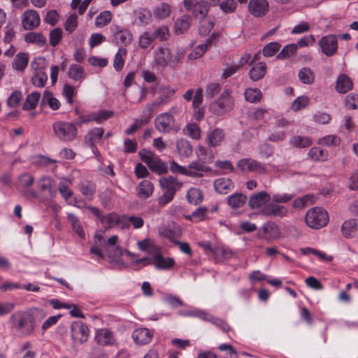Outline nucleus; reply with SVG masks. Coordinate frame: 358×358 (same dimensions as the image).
I'll return each instance as SVG.
<instances>
[{"mask_svg": "<svg viewBox=\"0 0 358 358\" xmlns=\"http://www.w3.org/2000/svg\"><path fill=\"white\" fill-rule=\"evenodd\" d=\"M110 31L116 43L127 45L131 43L132 35L127 29L122 28L117 24H113L110 27Z\"/></svg>", "mask_w": 358, "mask_h": 358, "instance_id": "14", "label": "nucleus"}, {"mask_svg": "<svg viewBox=\"0 0 358 358\" xmlns=\"http://www.w3.org/2000/svg\"><path fill=\"white\" fill-rule=\"evenodd\" d=\"M69 181L66 179H63L58 186V191L62 196V197L68 201L73 195V192L69 187Z\"/></svg>", "mask_w": 358, "mask_h": 358, "instance_id": "56", "label": "nucleus"}, {"mask_svg": "<svg viewBox=\"0 0 358 358\" xmlns=\"http://www.w3.org/2000/svg\"><path fill=\"white\" fill-rule=\"evenodd\" d=\"M306 224L312 229H320L328 223L329 216L327 212L318 207L309 210L305 217Z\"/></svg>", "mask_w": 358, "mask_h": 358, "instance_id": "5", "label": "nucleus"}, {"mask_svg": "<svg viewBox=\"0 0 358 358\" xmlns=\"http://www.w3.org/2000/svg\"><path fill=\"white\" fill-rule=\"evenodd\" d=\"M220 8L224 13H231L235 12L238 3L235 0H223L220 3Z\"/></svg>", "mask_w": 358, "mask_h": 358, "instance_id": "62", "label": "nucleus"}, {"mask_svg": "<svg viewBox=\"0 0 358 358\" xmlns=\"http://www.w3.org/2000/svg\"><path fill=\"white\" fill-rule=\"evenodd\" d=\"M41 97V94L34 92L29 94L22 106V109L29 110L36 108Z\"/></svg>", "mask_w": 358, "mask_h": 358, "instance_id": "43", "label": "nucleus"}, {"mask_svg": "<svg viewBox=\"0 0 358 358\" xmlns=\"http://www.w3.org/2000/svg\"><path fill=\"white\" fill-rule=\"evenodd\" d=\"M215 190L221 194H227L231 191L234 187V182L229 178H220L214 181L213 183Z\"/></svg>", "mask_w": 358, "mask_h": 358, "instance_id": "24", "label": "nucleus"}, {"mask_svg": "<svg viewBox=\"0 0 358 358\" xmlns=\"http://www.w3.org/2000/svg\"><path fill=\"white\" fill-rule=\"evenodd\" d=\"M88 326L81 322H73L71 325V336L75 344H83L86 343L90 336Z\"/></svg>", "mask_w": 358, "mask_h": 358, "instance_id": "7", "label": "nucleus"}, {"mask_svg": "<svg viewBox=\"0 0 358 358\" xmlns=\"http://www.w3.org/2000/svg\"><path fill=\"white\" fill-rule=\"evenodd\" d=\"M53 180L47 176H41L37 181V185L40 190L48 192L50 197H53L56 194V190L53 184Z\"/></svg>", "mask_w": 358, "mask_h": 358, "instance_id": "25", "label": "nucleus"}, {"mask_svg": "<svg viewBox=\"0 0 358 358\" xmlns=\"http://www.w3.org/2000/svg\"><path fill=\"white\" fill-rule=\"evenodd\" d=\"M100 222L103 227L110 229L117 226L120 222V217L115 213H110L103 215Z\"/></svg>", "mask_w": 358, "mask_h": 358, "instance_id": "33", "label": "nucleus"}, {"mask_svg": "<svg viewBox=\"0 0 358 358\" xmlns=\"http://www.w3.org/2000/svg\"><path fill=\"white\" fill-rule=\"evenodd\" d=\"M192 10L194 15H199L201 18H204L208 13L209 5L207 1L201 0L197 2Z\"/></svg>", "mask_w": 358, "mask_h": 358, "instance_id": "50", "label": "nucleus"}, {"mask_svg": "<svg viewBox=\"0 0 358 358\" xmlns=\"http://www.w3.org/2000/svg\"><path fill=\"white\" fill-rule=\"evenodd\" d=\"M138 155L141 161L145 163L152 172L162 175L168 171L167 164L153 152L143 149L139 151Z\"/></svg>", "mask_w": 358, "mask_h": 358, "instance_id": "3", "label": "nucleus"}, {"mask_svg": "<svg viewBox=\"0 0 358 358\" xmlns=\"http://www.w3.org/2000/svg\"><path fill=\"white\" fill-rule=\"evenodd\" d=\"M262 213L270 217H283L287 214V208L276 203H270L264 206L261 210Z\"/></svg>", "mask_w": 358, "mask_h": 358, "instance_id": "19", "label": "nucleus"}, {"mask_svg": "<svg viewBox=\"0 0 358 358\" xmlns=\"http://www.w3.org/2000/svg\"><path fill=\"white\" fill-rule=\"evenodd\" d=\"M13 327L20 331L24 336L29 335L35 328L33 317L28 313L19 312L12 315Z\"/></svg>", "mask_w": 358, "mask_h": 358, "instance_id": "4", "label": "nucleus"}, {"mask_svg": "<svg viewBox=\"0 0 358 358\" xmlns=\"http://www.w3.org/2000/svg\"><path fill=\"white\" fill-rule=\"evenodd\" d=\"M155 40L152 33L149 31H145L139 37L138 45L141 48L146 49Z\"/></svg>", "mask_w": 358, "mask_h": 358, "instance_id": "61", "label": "nucleus"}, {"mask_svg": "<svg viewBox=\"0 0 358 358\" xmlns=\"http://www.w3.org/2000/svg\"><path fill=\"white\" fill-rule=\"evenodd\" d=\"M190 17L187 15H184L178 18L175 22L174 27L177 34H180L187 31L189 27Z\"/></svg>", "mask_w": 358, "mask_h": 358, "instance_id": "48", "label": "nucleus"}, {"mask_svg": "<svg viewBox=\"0 0 358 358\" xmlns=\"http://www.w3.org/2000/svg\"><path fill=\"white\" fill-rule=\"evenodd\" d=\"M175 119L170 113H162L155 119V127L161 133H169L174 127Z\"/></svg>", "mask_w": 358, "mask_h": 358, "instance_id": "10", "label": "nucleus"}, {"mask_svg": "<svg viewBox=\"0 0 358 358\" xmlns=\"http://www.w3.org/2000/svg\"><path fill=\"white\" fill-rule=\"evenodd\" d=\"M48 80L47 75L43 69H35L34 76L31 78V83L36 87H43Z\"/></svg>", "mask_w": 358, "mask_h": 358, "instance_id": "51", "label": "nucleus"}, {"mask_svg": "<svg viewBox=\"0 0 358 358\" xmlns=\"http://www.w3.org/2000/svg\"><path fill=\"white\" fill-rule=\"evenodd\" d=\"M177 152L181 159L189 158L193 152L190 142L185 138L178 139L176 143Z\"/></svg>", "mask_w": 358, "mask_h": 358, "instance_id": "23", "label": "nucleus"}, {"mask_svg": "<svg viewBox=\"0 0 358 358\" xmlns=\"http://www.w3.org/2000/svg\"><path fill=\"white\" fill-rule=\"evenodd\" d=\"M41 104L45 105L47 104L49 107L53 110H56L60 107V102L58 99L54 97L53 94L48 92L45 91L41 99Z\"/></svg>", "mask_w": 358, "mask_h": 358, "instance_id": "42", "label": "nucleus"}, {"mask_svg": "<svg viewBox=\"0 0 358 358\" xmlns=\"http://www.w3.org/2000/svg\"><path fill=\"white\" fill-rule=\"evenodd\" d=\"M244 96L246 101L250 103H257L262 98V92L257 88H248L245 90Z\"/></svg>", "mask_w": 358, "mask_h": 358, "instance_id": "53", "label": "nucleus"}, {"mask_svg": "<svg viewBox=\"0 0 358 358\" xmlns=\"http://www.w3.org/2000/svg\"><path fill=\"white\" fill-rule=\"evenodd\" d=\"M103 135V129L101 128H94L87 132L85 137V143L88 146H93L99 143Z\"/></svg>", "mask_w": 358, "mask_h": 358, "instance_id": "28", "label": "nucleus"}, {"mask_svg": "<svg viewBox=\"0 0 358 358\" xmlns=\"http://www.w3.org/2000/svg\"><path fill=\"white\" fill-rule=\"evenodd\" d=\"M271 196L265 191L252 194L249 199L248 204L252 209L263 208L271 200Z\"/></svg>", "mask_w": 358, "mask_h": 358, "instance_id": "17", "label": "nucleus"}, {"mask_svg": "<svg viewBox=\"0 0 358 358\" xmlns=\"http://www.w3.org/2000/svg\"><path fill=\"white\" fill-rule=\"evenodd\" d=\"M111 13L105 10L101 12L95 19V24L97 27H103L107 25L111 20Z\"/></svg>", "mask_w": 358, "mask_h": 358, "instance_id": "60", "label": "nucleus"}, {"mask_svg": "<svg viewBox=\"0 0 358 358\" xmlns=\"http://www.w3.org/2000/svg\"><path fill=\"white\" fill-rule=\"evenodd\" d=\"M297 50V45L295 43L286 45L277 55L276 58L280 60L286 59L292 55H294Z\"/></svg>", "mask_w": 358, "mask_h": 358, "instance_id": "49", "label": "nucleus"}, {"mask_svg": "<svg viewBox=\"0 0 358 358\" xmlns=\"http://www.w3.org/2000/svg\"><path fill=\"white\" fill-rule=\"evenodd\" d=\"M281 45L278 42H271L264 45L262 49V54L266 57L274 56L280 50Z\"/></svg>", "mask_w": 358, "mask_h": 358, "instance_id": "54", "label": "nucleus"}, {"mask_svg": "<svg viewBox=\"0 0 358 358\" xmlns=\"http://www.w3.org/2000/svg\"><path fill=\"white\" fill-rule=\"evenodd\" d=\"M268 3L266 0H250L248 3V10L255 17H262L268 10Z\"/></svg>", "mask_w": 358, "mask_h": 358, "instance_id": "16", "label": "nucleus"}, {"mask_svg": "<svg viewBox=\"0 0 358 358\" xmlns=\"http://www.w3.org/2000/svg\"><path fill=\"white\" fill-rule=\"evenodd\" d=\"M299 80L305 85H311L315 81V74L313 71L308 67H303L298 73Z\"/></svg>", "mask_w": 358, "mask_h": 358, "instance_id": "39", "label": "nucleus"}, {"mask_svg": "<svg viewBox=\"0 0 358 358\" xmlns=\"http://www.w3.org/2000/svg\"><path fill=\"white\" fill-rule=\"evenodd\" d=\"M154 40L157 39L159 41H164L169 38V30L166 26L158 27L152 33Z\"/></svg>", "mask_w": 358, "mask_h": 358, "instance_id": "63", "label": "nucleus"}, {"mask_svg": "<svg viewBox=\"0 0 358 358\" xmlns=\"http://www.w3.org/2000/svg\"><path fill=\"white\" fill-rule=\"evenodd\" d=\"M290 143L296 148H304L311 145L312 141L306 136H294L290 139Z\"/></svg>", "mask_w": 358, "mask_h": 358, "instance_id": "52", "label": "nucleus"}, {"mask_svg": "<svg viewBox=\"0 0 358 358\" xmlns=\"http://www.w3.org/2000/svg\"><path fill=\"white\" fill-rule=\"evenodd\" d=\"M159 183L164 192L175 194L180 188L182 184L173 176L163 177L159 180Z\"/></svg>", "mask_w": 358, "mask_h": 358, "instance_id": "22", "label": "nucleus"}, {"mask_svg": "<svg viewBox=\"0 0 358 358\" xmlns=\"http://www.w3.org/2000/svg\"><path fill=\"white\" fill-rule=\"evenodd\" d=\"M67 219L71 223L73 231L81 238H85V234L80 220L71 213H67Z\"/></svg>", "mask_w": 358, "mask_h": 358, "instance_id": "35", "label": "nucleus"}, {"mask_svg": "<svg viewBox=\"0 0 358 358\" xmlns=\"http://www.w3.org/2000/svg\"><path fill=\"white\" fill-rule=\"evenodd\" d=\"M24 40L29 43H34L39 47H43L46 43V38L41 33L28 32L24 35Z\"/></svg>", "mask_w": 358, "mask_h": 358, "instance_id": "36", "label": "nucleus"}, {"mask_svg": "<svg viewBox=\"0 0 358 358\" xmlns=\"http://www.w3.org/2000/svg\"><path fill=\"white\" fill-rule=\"evenodd\" d=\"M62 29L57 27L50 31L49 34L50 44L52 47L57 46L62 38Z\"/></svg>", "mask_w": 358, "mask_h": 358, "instance_id": "57", "label": "nucleus"}, {"mask_svg": "<svg viewBox=\"0 0 358 358\" xmlns=\"http://www.w3.org/2000/svg\"><path fill=\"white\" fill-rule=\"evenodd\" d=\"M137 245L141 251H145L148 254L152 255L153 260L156 256L161 255L160 247L157 245L151 239L147 238L139 241L137 243Z\"/></svg>", "mask_w": 358, "mask_h": 358, "instance_id": "20", "label": "nucleus"}, {"mask_svg": "<svg viewBox=\"0 0 358 358\" xmlns=\"http://www.w3.org/2000/svg\"><path fill=\"white\" fill-rule=\"evenodd\" d=\"M69 76L76 81H81L85 77L83 66L78 64H72L69 70Z\"/></svg>", "mask_w": 358, "mask_h": 358, "instance_id": "47", "label": "nucleus"}, {"mask_svg": "<svg viewBox=\"0 0 358 358\" xmlns=\"http://www.w3.org/2000/svg\"><path fill=\"white\" fill-rule=\"evenodd\" d=\"M41 22L38 13L34 10H27L23 13L22 24L25 30H32L38 27Z\"/></svg>", "mask_w": 358, "mask_h": 358, "instance_id": "13", "label": "nucleus"}, {"mask_svg": "<svg viewBox=\"0 0 358 358\" xmlns=\"http://www.w3.org/2000/svg\"><path fill=\"white\" fill-rule=\"evenodd\" d=\"M94 339L101 346H113L116 343L114 333L106 328L97 329L95 332Z\"/></svg>", "mask_w": 358, "mask_h": 358, "instance_id": "12", "label": "nucleus"}, {"mask_svg": "<svg viewBox=\"0 0 358 358\" xmlns=\"http://www.w3.org/2000/svg\"><path fill=\"white\" fill-rule=\"evenodd\" d=\"M357 224L355 220H349L344 222L341 231L343 235L347 238H352L357 231Z\"/></svg>", "mask_w": 358, "mask_h": 358, "instance_id": "38", "label": "nucleus"}, {"mask_svg": "<svg viewBox=\"0 0 358 358\" xmlns=\"http://www.w3.org/2000/svg\"><path fill=\"white\" fill-rule=\"evenodd\" d=\"M246 196L242 193H235L227 199L228 205L233 208L242 207L246 202Z\"/></svg>", "mask_w": 358, "mask_h": 358, "instance_id": "40", "label": "nucleus"}, {"mask_svg": "<svg viewBox=\"0 0 358 358\" xmlns=\"http://www.w3.org/2000/svg\"><path fill=\"white\" fill-rule=\"evenodd\" d=\"M171 6L166 3H162L154 8L152 13L155 18L162 20L168 17L171 14Z\"/></svg>", "mask_w": 358, "mask_h": 358, "instance_id": "37", "label": "nucleus"}, {"mask_svg": "<svg viewBox=\"0 0 358 358\" xmlns=\"http://www.w3.org/2000/svg\"><path fill=\"white\" fill-rule=\"evenodd\" d=\"M150 116H148L146 113H143V117L141 119H136L134 122L125 130V133L127 135H131L137 130H138L143 125L146 124L150 120Z\"/></svg>", "mask_w": 358, "mask_h": 358, "instance_id": "44", "label": "nucleus"}, {"mask_svg": "<svg viewBox=\"0 0 358 358\" xmlns=\"http://www.w3.org/2000/svg\"><path fill=\"white\" fill-rule=\"evenodd\" d=\"M266 65L264 62H259L255 65L249 72L250 78L253 81L261 80L265 76Z\"/></svg>", "mask_w": 358, "mask_h": 358, "instance_id": "30", "label": "nucleus"}, {"mask_svg": "<svg viewBox=\"0 0 358 358\" xmlns=\"http://www.w3.org/2000/svg\"><path fill=\"white\" fill-rule=\"evenodd\" d=\"M152 338V334L147 328H138L132 333V338L136 344L146 345Z\"/></svg>", "mask_w": 358, "mask_h": 358, "instance_id": "21", "label": "nucleus"}, {"mask_svg": "<svg viewBox=\"0 0 358 358\" xmlns=\"http://www.w3.org/2000/svg\"><path fill=\"white\" fill-rule=\"evenodd\" d=\"M308 155L313 161L324 162L328 158V152L318 147L312 148L309 150Z\"/></svg>", "mask_w": 358, "mask_h": 358, "instance_id": "45", "label": "nucleus"}, {"mask_svg": "<svg viewBox=\"0 0 358 358\" xmlns=\"http://www.w3.org/2000/svg\"><path fill=\"white\" fill-rule=\"evenodd\" d=\"M236 166L242 172H255L258 174H266V166L252 158H243L237 162Z\"/></svg>", "mask_w": 358, "mask_h": 358, "instance_id": "8", "label": "nucleus"}, {"mask_svg": "<svg viewBox=\"0 0 358 358\" xmlns=\"http://www.w3.org/2000/svg\"><path fill=\"white\" fill-rule=\"evenodd\" d=\"M213 38H215V34H212L210 38L206 40L204 43L197 45L194 50L188 55L189 60H194L201 58L208 50V47L211 44Z\"/></svg>", "mask_w": 358, "mask_h": 358, "instance_id": "26", "label": "nucleus"}, {"mask_svg": "<svg viewBox=\"0 0 358 358\" xmlns=\"http://www.w3.org/2000/svg\"><path fill=\"white\" fill-rule=\"evenodd\" d=\"M225 134L223 129L215 128L207 133L206 142L210 147L219 146L224 141Z\"/></svg>", "mask_w": 358, "mask_h": 358, "instance_id": "18", "label": "nucleus"}, {"mask_svg": "<svg viewBox=\"0 0 358 358\" xmlns=\"http://www.w3.org/2000/svg\"><path fill=\"white\" fill-rule=\"evenodd\" d=\"M153 264L157 269L167 270L173 267L175 260L172 257H164L162 254L155 257Z\"/></svg>", "mask_w": 358, "mask_h": 358, "instance_id": "34", "label": "nucleus"}, {"mask_svg": "<svg viewBox=\"0 0 358 358\" xmlns=\"http://www.w3.org/2000/svg\"><path fill=\"white\" fill-rule=\"evenodd\" d=\"M185 53L183 47L177 46L172 48L159 47L155 53V63L162 68L178 64Z\"/></svg>", "mask_w": 358, "mask_h": 358, "instance_id": "1", "label": "nucleus"}, {"mask_svg": "<svg viewBox=\"0 0 358 358\" xmlns=\"http://www.w3.org/2000/svg\"><path fill=\"white\" fill-rule=\"evenodd\" d=\"M28 62V55L24 52H19L15 55L12 63V66L14 69L17 71H23L24 69L27 66Z\"/></svg>", "mask_w": 358, "mask_h": 358, "instance_id": "32", "label": "nucleus"}, {"mask_svg": "<svg viewBox=\"0 0 358 358\" xmlns=\"http://www.w3.org/2000/svg\"><path fill=\"white\" fill-rule=\"evenodd\" d=\"M118 236L114 235L104 242L103 246L106 248L108 252L113 250V255H112L113 257H119L122 255V250L121 248L116 246Z\"/></svg>", "mask_w": 358, "mask_h": 358, "instance_id": "31", "label": "nucleus"}, {"mask_svg": "<svg viewBox=\"0 0 358 358\" xmlns=\"http://www.w3.org/2000/svg\"><path fill=\"white\" fill-rule=\"evenodd\" d=\"M152 183L147 180L141 181L136 187L137 195L141 199L148 198L153 192Z\"/></svg>", "mask_w": 358, "mask_h": 358, "instance_id": "27", "label": "nucleus"}, {"mask_svg": "<svg viewBox=\"0 0 358 358\" xmlns=\"http://www.w3.org/2000/svg\"><path fill=\"white\" fill-rule=\"evenodd\" d=\"M234 107V100L230 96L228 90L222 92L220 98L213 102L210 105V110L218 115H223L230 111Z\"/></svg>", "mask_w": 358, "mask_h": 358, "instance_id": "6", "label": "nucleus"}, {"mask_svg": "<svg viewBox=\"0 0 358 358\" xmlns=\"http://www.w3.org/2000/svg\"><path fill=\"white\" fill-rule=\"evenodd\" d=\"M352 87L351 79L345 74L340 75L336 81V90L339 93H346Z\"/></svg>", "mask_w": 358, "mask_h": 358, "instance_id": "29", "label": "nucleus"}, {"mask_svg": "<svg viewBox=\"0 0 358 358\" xmlns=\"http://www.w3.org/2000/svg\"><path fill=\"white\" fill-rule=\"evenodd\" d=\"M322 52L327 57L333 56L338 50V41L335 35L323 36L319 41Z\"/></svg>", "mask_w": 358, "mask_h": 358, "instance_id": "11", "label": "nucleus"}, {"mask_svg": "<svg viewBox=\"0 0 358 358\" xmlns=\"http://www.w3.org/2000/svg\"><path fill=\"white\" fill-rule=\"evenodd\" d=\"M52 129L55 137L64 143L72 142L78 136V128L72 122L56 121L52 124Z\"/></svg>", "mask_w": 358, "mask_h": 358, "instance_id": "2", "label": "nucleus"}, {"mask_svg": "<svg viewBox=\"0 0 358 358\" xmlns=\"http://www.w3.org/2000/svg\"><path fill=\"white\" fill-rule=\"evenodd\" d=\"M188 172L192 173V175H189V177L194 178H199L203 176L204 173H208L211 171V169L206 166L201 159H196L190 162L188 166Z\"/></svg>", "mask_w": 358, "mask_h": 358, "instance_id": "15", "label": "nucleus"}, {"mask_svg": "<svg viewBox=\"0 0 358 358\" xmlns=\"http://www.w3.org/2000/svg\"><path fill=\"white\" fill-rule=\"evenodd\" d=\"M345 107L349 110L358 108V94L351 93L346 96L345 99Z\"/></svg>", "mask_w": 358, "mask_h": 358, "instance_id": "64", "label": "nucleus"}, {"mask_svg": "<svg viewBox=\"0 0 358 358\" xmlns=\"http://www.w3.org/2000/svg\"><path fill=\"white\" fill-rule=\"evenodd\" d=\"M340 143V138L336 135H327L318 140V144L324 146H336Z\"/></svg>", "mask_w": 358, "mask_h": 358, "instance_id": "59", "label": "nucleus"}, {"mask_svg": "<svg viewBox=\"0 0 358 358\" xmlns=\"http://www.w3.org/2000/svg\"><path fill=\"white\" fill-rule=\"evenodd\" d=\"M174 93L175 91L172 89H164L159 96H158L152 103L147 105L145 109L143 111V113H146L147 115L150 116L151 118L155 108L167 104L171 101Z\"/></svg>", "mask_w": 358, "mask_h": 358, "instance_id": "9", "label": "nucleus"}, {"mask_svg": "<svg viewBox=\"0 0 358 358\" xmlns=\"http://www.w3.org/2000/svg\"><path fill=\"white\" fill-rule=\"evenodd\" d=\"M180 314L182 316L196 317L204 321L210 320V315L205 311L199 309H196L190 311L182 310Z\"/></svg>", "mask_w": 358, "mask_h": 358, "instance_id": "58", "label": "nucleus"}, {"mask_svg": "<svg viewBox=\"0 0 358 358\" xmlns=\"http://www.w3.org/2000/svg\"><path fill=\"white\" fill-rule=\"evenodd\" d=\"M80 192L87 199L91 200L96 191L95 185L89 182H83L80 185Z\"/></svg>", "mask_w": 358, "mask_h": 358, "instance_id": "55", "label": "nucleus"}, {"mask_svg": "<svg viewBox=\"0 0 358 358\" xmlns=\"http://www.w3.org/2000/svg\"><path fill=\"white\" fill-rule=\"evenodd\" d=\"M187 201L193 205H197L203 201V194L201 190L196 187H191L187 192Z\"/></svg>", "mask_w": 358, "mask_h": 358, "instance_id": "41", "label": "nucleus"}, {"mask_svg": "<svg viewBox=\"0 0 358 358\" xmlns=\"http://www.w3.org/2000/svg\"><path fill=\"white\" fill-rule=\"evenodd\" d=\"M126 55L127 50L124 48L120 47L115 54L113 61V66L116 71H120L123 69L125 62L124 57H126Z\"/></svg>", "mask_w": 358, "mask_h": 358, "instance_id": "46", "label": "nucleus"}]
</instances>
